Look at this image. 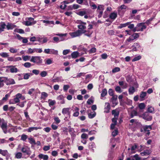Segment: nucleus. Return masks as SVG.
I'll use <instances>...</instances> for the list:
<instances>
[{
	"label": "nucleus",
	"instance_id": "f257e3e1",
	"mask_svg": "<svg viewBox=\"0 0 160 160\" xmlns=\"http://www.w3.org/2000/svg\"><path fill=\"white\" fill-rule=\"evenodd\" d=\"M8 122L4 119L0 118V126L5 134L7 133Z\"/></svg>",
	"mask_w": 160,
	"mask_h": 160
},
{
	"label": "nucleus",
	"instance_id": "f03ea898",
	"mask_svg": "<svg viewBox=\"0 0 160 160\" xmlns=\"http://www.w3.org/2000/svg\"><path fill=\"white\" fill-rule=\"evenodd\" d=\"M30 61L38 65H40L42 62V60L40 56H32Z\"/></svg>",
	"mask_w": 160,
	"mask_h": 160
},
{
	"label": "nucleus",
	"instance_id": "7ed1b4c3",
	"mask_svg": "<svg viewBox=\"0 0 160 160\" xmlns=\"http://www.w3.org/2000/svg\"><path fill=\"white\" fill-rule=\"evenodd\" d=\"M76 23L78 24L77 27L78 28L80 29V30H81L82 31L83 30L86 29V22H83L80 20H77L76 21Z\"/></svg>",
	"mask_w": 160,
	"mask_h": 160
},
{
	"label": "nucleus",
	"instance_id": "20e7f679",
	"mask_svg": "<svg viewBox=\"0 0 160 160\" xmlns=\"http://www.w3.org/2000/svg\"><path fill=\"white\" fill-rule=\"evenodd\" d=\"M82 33L83 32L82 31L78 30L76 32H70L69 34L72 38H74L80 36L82 34Z\"/></svg>",
	"mask_w": 160,
	"mask_h": 160
},
{
	"label": "nucleus",
	"instance_id": "39448f33",
	"mask_svg": "<svg viewBox=\"0 0 160 160\" xmlns=\"http://www.w3.org/2000/svg\"><path fill=\"white\" fill-rule=\"evenodd\" d=\"M14 98V100L15 104L19 102V99L21 98L22 100H24L25 99V97L24 96H22V94L20 93L17 94L16 96Z\"/></svg>",
	"mask_w": 160,
	"mask_h": 160
},
{
	"label": "nucleus",
	"instance_id": "423d86ee",
	"mask_svg": "<svg viewBox=\"0 0 160 160\" xmlns=\"http://www.w3.org/2000/svg\"><path fill=\"white\" fill-rule=\"evenodd\" d=\"M127 8V6L124 5H122L118 8V13L120 15H123L125 12L124 10Z\"/></svg>",
	"mask_w": 160,
	"mask_h": 160
},
{
	"label": "nucleus",
	"instance_id": "0eeeda50",
	"mask_svg": "<svg viewBox=\"0 0 160 160\" xmlns=\"http://www.w3.org/2000/svg\"><path fill=\"white\" fill-rule=\"evenodd\" d=\"M21 151L22 152L26 153L28 156H29L31 154V152L30 150V148L27 146H23L22 148Z\"/></svg>",
	"mask_w": 160,
	"mask_h": 160
},
{
	"label": "nucleus",
	"instance_id": "6e6552de",
	"mask_svg": "<svg viewBox=\"0 0 160 160\" xmlns=\"http://www.w3.org/2000/svg\"><path fill=\"white\" fill-rule=\"evenodd\" d=\"M152 126L151 125H149V126H144L143 128V130L142 129L141 131L143 132L144 131L145 133L148 135V136L150 132L149 131L151 130L152 129Z\"/></svg>",
	"mask_w": 160,
	"mask_h": 160
},
{
	"label": "nucleus",
	"instance_id": "1a4fd4ad",
	"mask_svg": "<svg viewBox=\"0 0 160 160\" xmlns=\"http://www.w3.org/2000/svg\"><path fill=\"white\" fill-rule=\"evenodd\" d=\"M145 23H140L137 25V28H138V31H142L144 29L146 28V26L144 25Z\"/></svg>",
	"mask_w": 160,
	"mask_h": 160
},
{
	"label": "nucleus",
	"instance_id": "9d476101",
	"mask_svg": "<svg viewBox=\"0 0 160 160\" xmlns=\"http://www.w3.org/2000/svg\"><path fill=\"white\" fill-rule=\"evenodd\" d=\"M22 60L21 58L20 57H18L16 58H14L12 57H8V60L9 61L16 62Z\"/></svg>",
	"mask_w": 160,
	"mask_h": 160
},
{
	"label": "nucleus",
	"instance_id": "9b49d317",
	"mask_svg": "<svg viewBox=\"0 0 160 160\" xmlns=\"http://www.w3.org/2000/svg\"><path fill=\"white\" fill-rule=\"evenodd\" d=\"M7 80H5V82H6L7 85L10 84H13L15 83V82L14 79L11 78L8 79L6 77Z\"/></svg>",
	"mask_w": 160,
	"mask_h": 160
},
{
	"label": "nucleus",
	"instance_id": "f8f14e48",
	"mask_svg": "<svg viewBox=\"0 0 160 160\" xmlns=\"http://www.w3.org/2000/svg\"><path fill=\"white\" fill-rule=\"evenodd\" d=\"M9 68V71L12 73H16L18 71V69L14 66H10L8 67Z\"/></svg>",
	"mask_w": 160,
	"mask_h": 160
},
{
	"label": "nucleus",
	"instance_id": "ddd939ff",
	"mask_svg": "<svg viewBox=\"0 0 160 160\" xmlns=\"http://www.w3.org/2000/svg\"><path fill=\"white\" fill-rule=\"evenodd\" d=\"M110 109V105L109 103L106 102L105 103V108H104V112L106 113H108L109 112Z\"/></svg>",
	"mask_w": 160,
	"mask_h": 160
},
{
	"label": "nucleus",
	"instance_id": "4468645a",
	"mask_svg": "<svg viewBox=\"0 0 160 160\" xmlns=\"http://www.w3.org/2000/svg\"><path fill=\"white\" fill-rule=\"evenodd\" d=\"M7 80L6 77H0V88L3 87L4 86V82Z\"/></svg>",
	"mask_w": 160,
	"mask_h": 160
},
{
	"label": "nucleus",
	"instance_id": "2eb2a0df",
	"mask_svg": "<svg viewBox=\"0 0 160 160\" xmlns=\"http://www.w3.org/2000/svg\"><path fill=\"white\" fill-rule=\"evenodd\" d=\"M42 128L41 127H31L29 128L28 129L26 130V131L28 132H31L32 131H33V130H37L38 129H41Z\"/></svg>",
	"mask_w": 160,
	"mask_h": 160
},
{
	"label": "nucleus",
	"instance_id": "dca6fc26",
	"mask_svg": "<svg viewBox=\"0 0 160 160\" xmlns=\"http://www.w3.org/2000/svg\"><path fill=\"white\" fill-rule=\"evenodd\" d=\"M64 81L62 77H57L55 79H53L52 80V82H61Z\"/></svg>",
	"mask_w": 160,
	"mask_h": 160
},
{
	"label": "nucleus",
	"instance_id": "f3484780",
	"mask_svg": "<svg viewBox=\"0 0 160 160\" xmlns=\"http://www.w3.org/2000/svg\"><path fill=\"white\" fill-rule=\"evenodd\" d=\"M0 154L4 156L7 155L9 157L10 156V155L9 154L8 151L6 150H2L0 149Z\"/></svg>",
	"mask_w": 160,
	"mask_h": 160
},
{
	"label": "nucleus",
	"instance_id": "a211bd4d",
	"mask_svg": "<svg viewBox=\"0 0 160 160\" xmlns=\"http://www.w3.org/2000/svg\"><path fill=\"white\" fill-rule=\"evenodd\" d=\"M71 56L72 58H76L79 56V54L78 52L75 51L71 53Z\"/></svg>",
	"mask_w": 160,
	"mask_h": 160
},
{
	"label": "nucleus",
	"instance_id": "6ab92c4d",
	"mask_svg": "<svg viewBox=\"0 0 160 160\" xmlns=\"http://www.w3.org/2000/svg\"><path fill=\"white\" fill-rule=\"evenodd\" d=\"M16 26L11 23H8L6 27L8 30L12 29Z\"/></svg>",
	"mask_w": 160,
	"mask_h": 160
},
{
	"label": "nucleus",
	"instance_id": "aec40b11",
	"mask_svg": "<svg viewBox=\"0 0 160 160\" xmlns=\"http://www.w3.org/2000/svg\"><path fill=\"white\" fill-rule=\"evenodd\" d=\"M151 152V151L150 150H147L141 152L140 154L142 156H146L149 155Z\"/></svg>",
	"mask_w": 160,
	"mask_h": 160
},
{
	"label": "nucleus",
	"instance_id": "412c9836",
	"mask_svg": "<svg viewBox=\"0 0 160 160\" xmlns=\"http://www.w3.org/2000/svg\"><path fill=\"white\" fill-rule=\"evenodd\" d=\"M112 114L114 116V117L118 118L119 115V112L116 110H112Z\"/></svg>",
	"mask_w": 160,
	"mask_h": 160
},
{
	"label": "nucleus",
	"instance_id": "4be33fe9",
	"mask_svg": "<svg viewBox=\"0 0 160 160\" xmlns=\"http://www.w3.org/2000/svg\"><path fill=\"white\" fill-rule=\"evenodd\" d=\"M104 9V6L102 5H99L98 7L97 11V12H103Z\"/></svg>",
	"mask_w": 160,
	"mask_h": 160
},
{
	"label": "nucleus",
	"instance_id": "5701e85b",
	"mask_svg": "<svg viewBox=\"0 0 160 160\" xmlns=\"http://www.w3.org/2000/svg\"><path fill=\"white\" fill-rule=\"evenodd\" d=\"M39 158L40 159H43L44 160H47L48 158V157L47 155H43L42 154L38 155Z\"/></svg>",
	"mask_w": 160,
	"mask_h": 160
},
{
	"label": "nucleus",
	"instance_id": "b1692460",
	"mask_svg": "<svg viewBox=\"0 0 160 160\" xmlns=\"http://www.w3.org/2000/svg\"><path fill=\"white\" fill-rule=\"evenodd\" d=\"M82 33H84L85 36H86L89 37H90L91 36V35L92 33V32H90L89 31H87L86 30L82 31Z\"/></svg>",
	"mask_w": 160,
	"mask_h": 160
},
{
	"label": "nucleus",
	"instance_id": "393cba45",
	"mask_svg": "<svg viewBox=\"0 0 160 160\" xmlns=\"http://www.w3.org/2000/svg\"><path fill=\"white\" fill-rule=\"evenodd\" d=\"M70 108H64L62 109V113L63 114L69 113Z\"/></svg>",
	"mask_w": 160,
	"mask_h": 160
},
{
	"label": "nucleus",
	"instance_id": "a878e982",
	"mask_svg": "<svg viewBox=\"0 0 160 160\" xmlns=\"http://www.w3.org/2000/svg\"><path fill=\"white\" fill-rule=\"evenodd\" d=\"M86 13V12L85 9H83L82 11H80L77 13V14L82 16L84 15Z\"/></svg>",
	"mask_w": 160,
	"mask_h": 160
},
{
	"label": "nucleus",
	"instance_id": "bb28decb",
	"mask_svg": "<svg viewBox=\"0 0 160 160\" xmlns=\"http://www.w3.org/2000/svg\"><path fill=\"white\" fill-rule=\"evenodd\" d=\"M88 115L89 118H92L95 116L96 113L94 111H93L88 113Z\"/></svg>",
	"mask_w": 160,
	"mask_h": 160
},
{
	"label": "nucleus",
	"instance_id": "cd10ccee",
	"mask_svg": "<svg viewBox=\"0 0 160 160\" xmlns=\"http://www.w3.org/2000/svg\"><path fill=\"white\" fill-rule=\"evenodd\" d=\"M135 91V88L133 87H130L128 90L129 93L130 94H132Z\"/></svg>",
	"mask_w": 160,
	"mask_h": 160
},
{
	"label": "nucleus",
	"instance_id": "c85d7f7f",
	"mask_svg": "<svg viewBox=\"0 0 160 160\" xmlns=\"http://www.w3.org/2000/svg\"><path fill=\"white\" fill-rule=\"evenodd\" d=\"M130 22H128L127 23L123 24H121L118 26V28H122L125 27L128 25H129Z\"/></svg>",
	"mask_w": 160,
	"mask_h": 160
},
{
	"label": "nucleus",
	"instance_id": "c756f323",
	"mask_svg": "<svg viewBox=\"0 0 160 160\" xmlns=\"http://www.w3.org/2000/svg\"><path fill=\"white\" fill-rule=\"evenodd\" d=\"M18 49H16L12 47H11L10 48L9 51L10 52L14 53H17L18 52Z\"/></svg>",
	"mask_w": 160,
	"mask_h": 160
},
{
	"label": "nucleus",
	"instance_id": "7c9ffc66",
	"mask_svg": "<svg viewBox=\"0 0 160 160\" xmlns=\"http://www.w3.org/2000/svg\"><path fill=\"white\" fill-rule=\"evenodd\" d=\"M0 56L4 58H8L9 55L8 53L6 52H2L0 53Z\"/></svg>",
	"mask_w": 160,
	"mask_h": 160
},
{
	"label": "nucleus",
	"instance_id": "2f4dec72",
	"mask_svg": "<svg viewBox=\"0 0 160 160\" xmlns=\"http://www.w3.org/2000/svg\"><path fill=\"white\" fill-rule=\"evenodd\" d=\"M147 92H142L140 94V98L144 100L145 97L146 96Z\"/></svg>",
	"mask_w": 160,
	"mask_h": 160
},
{
	"label": "nucleus",
	"instance_id": "473e14b6",
	"mask_svg": "<svg viewBox=\"0 0 160 160\" xmlns=\"http://www.w3.org/2000/svg\"><path fill=\"white\" fill-rule=\"evenodd\" d=\"M139 47V44L137 43H134L132 46V50L133 51H136L137 48H138Z\"/></svg>",
	"mask_w": 160,
	"mask_h": 160
},
{
	"label": "nucleus",
	"instance_id": "72a5a7b5",
	"mask_svg": "<svg viewBox=\"0 0 160 160\" xmlns=\"http://www.w3.org/2000/svg\"><path fill=\"white\" fill-rule=\"evenodd\" d=\"M117 13H116L113 12L111 13L110 16V18L112 19H114L117 17Z\"/></svg>",
	"mask_w": 160,
	"mask_h": 160
},
{
	"label": "nucleus",
	"instance_id": "f704fd0d",
	"mask_svg": "<svg viewBox=\"0 0 160 160\" xmlns=\"http://www.w3.org/2000/svg\"><path fill=\"white\" fill-rule=\"evenodd\" d=\"M107 93V91L106 89H104L102 90V93L101 94V96L103 97L105 96Z\"/></svg>",
	"mask_w": 160,
	"mask_h": 160
},
{
	"label": "nucleus",
	"instance_id": "c9c22d12",
	"mask_svg": "<svg viewBox=\"0 0 160 160\" xmlns=\"http://www.w3.org/2000/svg\"><path fill=\"white\" fill-rule=\"evenodd\" d=\"M143 118L144 119L148 121H151L152 119V117L151 116H143Z\"/></svg>",
	"mask_w": 160,
	"mask_h": 160
},
{
	"label": "nucleus",
	"instance_id": "e433bc0d",
	"mask_svg": "<svg viewBox=\"0 0 160 160\" xmlns=\"http://www.w3.org/2000/svg\"><path fill=\"white\" fill-rule=\"evenodd\" d=\"M48 96V94L44 92H42L41 93V98L42 99H45Z\"/></svg>",
	"mask_w": 160,
	"mask_h": 160
},
{
	"label": "nucleus",
	"instance_id": "4c0bfd02",
	"mask_svg": "<svg viewBox=\"0 0 160 160\" xmlns=\"http://www.w3.org/2000/svg\"><path fill=\"white\" fill-rule=\"evenodd\" d=\"M22 156L21 152H18L16 154L15 157L18 159L21 158Z\"/></svg>",
	"mask_w": 160,
	"mask_h": 160
},
{
	"label": "nucleus",
	"instance_id": "58836bf2",
	"mask_svg": "<svg viewBox=\"0 0 160 160\" xmlns=\"http://www.w3.org/2000/svg\"><path fill=\"white\" fill-rule=\"evenodd\" d=\"M58 52L57 50L54 49H51L50 54H53L55 55H58Z\"/></svg>",
	"mask_w": 160,
	"mask_h": 160
},
{
	"label": "nucleus",
	"instance_id": "ea45409f",
	"mask_svg": "<svg viewBox=\"0 0 160 160\" xmlns=\"http://www.w3.org/2000/svg\"><path fill=\"white\" fill-rule=\"evenodd\" d=\"M49 102V106L53 105L56 103L55 100H52L51 99H49L48 100Z\"/></svg>",
	"mask_w": 160,
	"mask_h": 160
},
{
	"label": "nucleus",
	"instance_id": "a19ab883",
	"mask_svg": "<svg viewBox=\"0 0 160 160\" xmlns=\"http://www.w3.org/2000/svg\"><path fill=\"white\" fill-rule=\"evenodd\" d=\"M38 49L36 48H34V49H32L31 48H29L28 50V52L29 53H33L35 52H37Z\"/></svg>",
	"mask_w": 160,
	"mask_h": 160
},
{
	"label": "nucleus",
	"instance_id": "79ce46f5",
	"mask_svg": "<svg viewBox=\"0 0 160 160\" xmlns=\"http://www.w3.org/2000/svg\"><path fill=\"white\" fill-rule=\"evenodd\" d=\"M29 142L31 144H35L36 142L35 140L32 138H28Z\"/></svg>",
	"mask_w": 160,
	"mask_h": 160
},
{
	"label": "nucleus",
	"instance_id": "37998d69",
	"mask_svg": "<svg viewBox=\"0 0 160 160\" xmlns=\"http://www.w3.org/2000/svg\"><path fill=\"white\" fill-rule=\"evenodd\" d=\"M71 10H72L73 9H76L79 8L80 7V6L77 4H73Z\"/></svg>",
	"mask_w": 160,
	"mask_h": 160
},
{
	"label": "nucleus",
	"instance_id": "c03bdc74",
	"mask_svg": "<svg viewBox=\"0 0 160 160\" xmlns=\"http://www.w3.org/2000/svg\"><path fill=\"white\" fill-rule=\"evenodd\" d=\"M26 102V101L20 102L17 104V105L19 106L21 108H23L24 106L25 103Z\"/></svg>",
	"mask_w": 160,
	"mask_h": 160
},
{
	"label": "nucleus",
	"instance_id": "a18cd8bd",
	"mask_svg": "<svg viewBox=\"0 0 160 160\" xmlns=\"http://www.w3.org/2000/svg\"><path fill=\"white\" fill-rule=\"evenodd\" d=\"M141 58V57L140 55H138L135 57L132 60V62H135L140 60Z\"/></svg>",
	"mask_w": 160,
	"mask_h": 160
},
{
	"label": "nucleus",
	"instance_id": "49530a36",
	"mask_svg": "<svg viewBox=\"0 0 160 160\" xmlns=\"http://www.w3.org/2000/svg\"><path fill=\"white\" fill-rule=\"evenodd\" d=\"M23 75V78L24 79H28L29 78V77L30 76V75L29 73H24Z\"/></svg>",
	"mask_w": 160,
	"mask_h": 160
},
{
	"label": "nucleus",
	"instance_id": "de8ad7c7",
	"mask_svg": "<svg viewBox=\"0 0 160 160\" xmlns=\"http://www.w3.org/2000/svg\"><path fill=\"white\" fill-rule=\"evenodd\" d=\"M154 110V108H153L151 106H148V111L150 113H152Z\"/></svg>",
	"mask_w": 160,
	"mask_h": 160
},
{
	"label": "nucleus",
	"instance_id": "09e8293b",
	"mask_svg": "<svg viewBox=\"0 0 160 160\" xmlns=\"http://www.w3.org/2000/svg\"><path fill=\"white\" fill-rule=\"evenodd\" d=\"M120 70V69L119 68L116 67L112 70V72L113 73H115L119 71Z\"/></svg>",
	"mask_w": 160,
	"mask_h": 160
},
{
	"label": "nucleus",
	"instance_id": "8fccbe9b",
	"mask_svg": "<svg viewBox=\"0 0 160 160\" xmlns=\"http://www.w3.org/2000/svg\"><path fill=\"white\" fill-rule=\"evenodd\" d=\"M10 96V94L8 93L6 94L5 95V97H3L2 99V100L4 102L6 101L8 99V98Z\"/></svg>",
	"mask_w": 160,
	"mask_h": 160
},
{
	"label": "nucleus",
	"instance_id": "3c124183",
	"mask_svg": "<svg viewBox=\"0 0 160 160\" xmlns=\"http://www.w3.org/2000/svg\"><path fill=\"white\" fill-rule=\"evenodd\" d=\"M115 91L119 93H121L122 92V90L121 88L119 86H117L115 88Z\"/></svg>",
	"mask_w": 160,
	"mask_h": 160
},
{
	"label": "nucleus",
	"instance_id": "603ef678",
	"mask_svg": "<svg viewBox=\"0 0 160 160\" xmlns=\"http://www.w3.org/2000/svg\"><path fill=\"white\" fill-rule=\"evenodd\" d=\"M137 146L136 145H135L133 146H132L131 148V151L132 153H135L134 150L137 148Z\"/></svg>",
	"mask_w": 160,
	"mask_h": 160
},
{
	"label": "nucleus",
	"instance_id": "864d4df0",
	"mask_svg": "<svg viewBox=\"0 0 160 160\" xmlns=\"http://www.w3.org/2000/svg\"><path fill=\"white\" fill-rule=\"evenodd\" d=\"M28 138V136L26 135L23 134L21 136V140L25 141Z\"/></svg>",
	"mask_w": 160,
	"mask_h": 160
},
{
	"label": "nucleus",
	"instance_id": "5fc2aeb1",
	"mask_svg": "<svg viewBox=\"0 0 160 160\" xmlns=\"http://www.w3.org/2000/svg\"><path fill=\"white\" fill-rule=\"evenodd\" d=\"M81 138H82L84 139H87L88 138V136L87 134L85 133L82 134L81 136Z\"/></svg>",
	"mask_w": 160,
	"mask_h": 160
},
{
	"label": "nucleus",
	"instance_id": "6e6d98bb",
	"mask_svg": "<svg viewBox=\"0 0 160 160\" xmlns=\"http://www.w3.org/2000/svg\"><path fill=\"white\" fill-rule=\"evenodd\" d=\"M138 106L140 109H142L145 108V105L144 103H142L139 104Z\"/></svg>",
	"mask_w": 160,
	"mask_h": 160
},
{
	"label": "nucleus",
	"instance_id": "4d7b16f0",
	"mask_svg": "<svg viewBox=\"0 0 160 160\" xmlns=\"http://www.w3.org/2000/svg\"><path fill=\"white\" fill-rule=\"evenodd\" d=\"M52 63V61L51 59H48L46 60L45 64L49 65Z\"/></svg>",
	"mask_w": 160,
	"mask_h": 160
},
{
	"label": "nucleus",
	"instance_id": "13d9d810",
	"mask_svg": "<svg viewBox=\"0 0 160 160\" xmlns=\"http://www.w3.org/2000/svg\"><path fill=\"white\" fill-rule=\"evenodd\" d=\"M30 56H25L22 57V59L24 61H27L29 60Z\"/></svg>",
	"mask_w": 160,
	"mask_h": 160
},
{
	"label": "nucleus",
	"instance_id": "bf43d9fd",
	"mask_svg": "<svg viewBox=\"0 0 160 160\" xmlns=\"http://www.w3.org/2000/svg\"><path fill=\"white\" fill-rule=\"evenodd\" d=\"M85 74V73L84 72H80L78 74L76 77H73V78H79L81 76H84Z\"/></svg>",
	"mask_w": 160,
	"mask_h": 160
},
{
	"label": "nucleus",
	"instance_id": "052dcab7",
	"mask_svg": "<svg viewBox=\"0 0 160 160\" xmlns=\"http://www.w3.org/2000/svg\"><path fill=\"white\" fill-rule=\"evenodd\" d=\"M133 40H134V38H133L132 36H131L127 39L126 41V43L127 44H128L127 43V42H130L131 41H133Z\"/></svg>",
	"mask_w": 160,
	"mask_h": 160
},
{
	"label": "nucleus",
	"instance_id": "680f3d73",
	"mask_svg": "<svg viewBox=\"0 0 160 160\" xmlns=\"http://www.w3.org/2000/svg\"><path fill=\"white\" fill-rule=\"evenodd\" d=\"M47 73L46 71H42L40 74L41 76L42 77H45L47 76Z\"/></svg>",
	"mask_w": 160,
	"mask_h": 160
},
{
	"label": "nucleus",
	"instance_id": "e2e57ef3",
	"mask_svg": "<svg viewBox=\"0 0 160 160\" xmlns=\"http://www.w3.org/2000/svg\"><path fill=\"white\" fill-rule=\"evenodd\" d=\"M101 57L102 59H105L107 58L108 55L106 53H104L101 55Z\"/></svg>",
	"mask_w": 160,
	"mask_h": 160
},
{
	"label": "nucleus",
	"instance_id": "0e129e2a",
	"mask_svg": "<svg viewBox=\"0 0 160 160\" xmlns=\"http://www.w3.org/2000/svg\"><path fill=\"white\" fill-rule=\"evenodd\" d=\"M137 112L136 111H135V110H133V111H132L131 113V117L133 118L134 116L137 115Z\"/></svg>",
	"mask_w": 160,
	"mask_h": 160
},
{
	"label": "nucleus",
	"instance_id": "69168bd1",
	"mask_svg": "<svg viewBox=\"0 0 160 160\" xmlns=\"http://www.w3.org/2000/svg\"><path fill=\"white\" fill-rule=\"evenodd\" d=\"M24 66L26 68H29L31 66V64L29 62H25L24 63Z\"/></svg>",
	"mask_w": 160,
	"mask_h": 160
},
{
	"label": "nucleus",
	"instance_id": "338daca9",
	"mask_svg": "<svg viewBox=\"0 0 160 160\" xmlns=\"http://www.w3.org/2000/svg\"><path fill=\"white\" fill-rule=\"evenodd\" d=\"M52 155L56 157L58 155V152L56 151H53L52 152Z\"/></svg>",
	"mask_w": 160,
	"mask_h": 160
},
{
	"label": "nucleus",
	"instance_id": "774afa93",
	"mask_svg": "<svg viewBox=\"0 0 160 160\" xmlns=\"http://www.w3.org/2000/svg\"><path fill=\"white\" fill-rule=\"evenodd\" d=\"M132 160H141V158L138 155H135L133 157Z\"/></svg>",
	"mask_w": 160,
	"mask_h": 160
}]
</instances>
